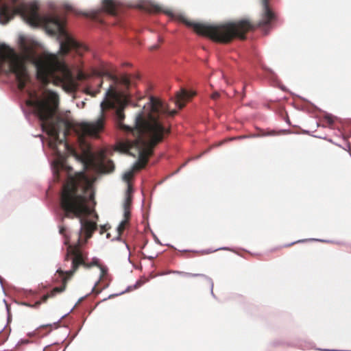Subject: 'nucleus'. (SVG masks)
Wrapping results in <instances>:
<instances>
[{
	"mask_svg": "<svg viewBox=\"0 0 351 351\" xmlns=\"http://www.w3.org/2000/svg\"><path fill=\"white\" fill-rule=\"evenodd\" d=\"M128 223H129V221H127V220H123L120 223V224L117 227V232H118L119 237H120L121 235V234L123 232V231L125 230Z\"/></svg>",
	"mask_w": 351,
	"mask_h": 351,
	"instance_id": "nucleus-13",
	"label": "nucleus"
},
{
	"mask_svg": "<svg viewBox=\"0 0 351 351\" xmlns=\"http://www.w3.org/2000/svg\"><path fill=\"white\" fill-rule=\"evenodd\" d=\"M195 95V93L189 92L184 88H182L180 91L178 92L176 95V104L180 109H182L186 101Z\"/></svg>",
	"mask_w": 351,
	"mask_h": 351,
	"instance_id": "nucleus-7",
	"label": "nucleus"
},
{
	"mask_svg": "<svg viewBox=\"0 0 351 351\" xmlns=\"http://www.w3.org/2000/svg\"><path fill=\"white\" fill-rule=\"evenodd\" d=\"M178 19L186 26L192 27L197 34L208 37L215 42L225 44L230 43L235 38L245 40L246 33L255 28L247 20L211 25L207 23L190 21L183 16H179Z\"/></svg>",
	"mask_w": 351,
	"mask_h": 351,
	"instance_id": "nucleus-4",
	"label": "nucleus"
},
{
	"mask_svg": "<svg viewBox=\"0 0 351 351\" xmlns=\"http://www.w3.org/2000/svg\"><path fill=\"white\" fill-rule=\"evenodd\" d=\"M131 204H132V198L130 196H128L124 202L123 208H127L130 209Z\"/></svg>",
	"mask_w": 351,
	"mask_h": 351,
	"instance_id": "nucleus-18",
	"label": "nucleus"
},
{
	"mask_svg": "<svg viewBox=\"0 0 351 351\" xmlns=\"http://www.w3.org/2000/svg\"><path fill=\"white\" fill-rule=\"evenodd\" d=\"M58 99V95L56 93L47 91L45 98L28 99L26 104L34 108L35 114L42 121L43 130L47 132L51 138L49 142V147L60 156V145H63L64 151L69 149L65 138L69 134L71 125L68 121L56 116Z\"/></svg>",
	"mask_w": 351,
	"mask_h": 351,
	"instance_id": "nucleus-3",
	"label": "nucleus"
},
{
	"mask_svg": "<svg viewBox=\"0 0 351 351\" xmlns=\"http://www.w3.org/2000/svg\"><path fill=\"white\" fill-rule=\"evenodd\" d=\"M269 0H261L262 11L261 20L258 23V27H271L277 21V15L269 5Z\"/></svg>",
	"mask_w": 351,
	"mask_h": 351,
	"instance_id": "nucleus-6",
	"label": "nucleus"
},
{
	"mask_svg": "<svg viewBox=\"0 0 351 351\" xmlns=\"http://www.w3.org/2000/svg\"><path fill=\"white\" fill-rule=\"evenodd\" d=\"M132 190V186L128 184V191L130 192Z\"/></svg>",
	"mask_w": 351,
	"mask_h": 351,
	"instance_id": "nucleus-28",
	"label": "nucleus"
},
{
	"mask_svg": "<svg viewBox=\"0 0 351 351\" xmlns=\"http://www.w3.org/2000/svg\"><path fill=\"white\" fill-rule=\"evenodd\" d=\"M70 252L72 254L71 269L64 271L60 268L57 270L56 273L62 277V286L54 287L49 292L52 297L55 296L57 293L63 292L66 289L68 280L77 271L79 267L82 266L85 269H90L93 266L97 265L98 264L97 260L89 262L86 255L83 254L77 247H75L73 250L71 249Z\"/></svg>",
	"mask_w": 351,
	"mask_h": 351,
	"instance_id": "nucleus-5",
	"label": "nucleus"
},
{
	"mask_svg": "<svg viewBox=\"0 0 351 351\" xmlns=\"http://www.w3.org/2000/svg\"><path fill=\"white\" fill-rule=\"evenodd\" d=\"M70 169L71 168L68 167L63 160H60L56 161L54 164V177L58 180L60 179V171L65 169L69 171Z\"/></svg>",
	"mask_w": 351,
	"mask_h": 351,
	"instance_id": "nucleus-10",
	"label": "nucleus"
},
{
	"mask_svg": "<svg viewBox=\"0 0 351 351\" xmlns=\"http://www.w3.org/2000/svg\"><path fill=\"white\" fill-rule=\"evenodd\" d=\"M130 102V94L117 91L112 86H110L100 104V114L97 119L77 124V130L82 135L98 137L99 134L104 130L106 119L111 113L120 129L137 136L129 148L134 147L138 153V160L133 169L139 171L145 167L154 147L170 134L171 129L166 126L165 119L174 117L178 112L171 110L167 104L151 95L143 110L136 115L135 125L132 128L123 123L124 110Z\"/></svg>",
	"mask_w": 351,
	"mask_h": 351,
	"instance_id": "nucleus-1",
	"label": "nucleus"
},
{
	"mask_svg": "<svg viewBox=\"0 0 351 351\" xmlns=\"http://www.w3.org/2000/svg\"><path fill=\"white\" fill-rule=\"evenodd\" d=\"M120 83L128 88L131 85L130 77L128 75H123L119 79Z\"/></svg>",
	"mask_w": 351,
	"mask_h": 351,
	"instance_id": "nucleus-12",
	"label": "nucleus"
},
{
	"mask_svg": "<svg viewBox=\"0 0 351 351\" xmlns=\"http://www.w3.org/2000/svg\"><path fill=\"white\" fill-rule=\"evenodd\" d=\"M52 298V296L51 295L50 293H48L46 295H44L41 298V300L40 301H41V303L42 302H45L48 300V298Z\"/></svg>",
	"mask_w": 351,
	"mask_h": 351,
	"instance_id": "nucleus-23",
	"label": "nucleus"
},
{
	"mask_svg": "<svg viewBox=\"0 0 351 351\" xmlns=\"http://www.w3.org/2000/svg\"><path fill=\"white\" fill-rule=\"evenodd\" d=\"M189 276H200V274H187ZM201 276L204 277V278H208L206 276L204 275H201Z\"/></svg>",
	"mask_w": 351,
	"mask_h": 351,
	"instance_id": "nucleus-27",
	"label": "nucleus"
},
{
	"mask_svg": "<svg viewBox=\"0 0 351 351\" xmlns=\"http://www.w3.org/2000/svg\"><path fill=\"white\" fill-rule=\"evenodd\" d=\"M152 11L154 12H163L162 8L160 6H158V5H154L153 8H152ZM164 12L165 14H171V12H169V11H164Z\"/></svg>",
	"mask_w": 351,
	"mask_h": 351,
	"instance_id": "nucleus-21",
	"label": "nucleus"
},
{
	"mask_svg": "<svg viewBox=\"0 0 351 351\" xmlns=\"http://www.w3.org/2000/svg\"><path fill=\"white\" fill-rule=\"evenodd\" d=\"M95 193L93 189V182L84 172L77 173L74 177H69L64 184L60 195V206L64 212L62 218L64 217L80 219V229L78 232L77 243L69 245L64 261H69L72 254L70 250L77 247L83 254H88L81 250V245L90 239L97 230L95 222L85 220L83 217L90 215L92 210L88 206L89 201H94Z\"/></svg>",
	"mask_w": 351,
	"mask_h": 351,
	"instance_id": "nucleus-2",
	"label": "nucleus"
},
{
	"mask_svg": "<svg viewBox=\"0 0 351 351\" xmlns=\"http://www.w3.org/2000/svg\"><path fill=\"white\" fill-rule=\"evenodd\" d=\"M93 18H95L96 17V13H95L93 16Z\"/></svg>",
	"mask_w": 351,
	"mask_h": 351,
	"instance_id": "nucleus-31",
	"label": "nucleus"
},
{
	"mask_svg": "<svg viewBox=\"0 0 351 351\" xmlns=\"http://www.w3.org/2000/svg\"><path fill=\"white\" fill-rule=\"evenodd\" d=\"M98 169L102 173H111L114 169V165L111 160H101L98 163Z\"/></svg>",
	"mask_w": 351,
	"mask_h": 351,
	"instance_id": "nucleus-9",
	"label": "nucleus"
},
{
	"mask_svg": "<svg viewBox=\"0 0 351 351\" xmlns=\"http://www.w3.org/2000/svg\"><path fill=\"white\" fill-rule=\"evenodd\" d=\"M41 304V301H37L34 304H29L27 303H24V305L32 307V308H38Z\"/></svg>",
	"mask_w": 351,
	"mask_h": 351,
	"instance_id": "nucleus-22",
	"label": "nucleus"
},
{
	"mask_svg": "<svg viewBox=\"0 0 351 351\" xmlns=\"http://www.w3.org/2000/svg\"><path fill=\"white\" fill-rule=\"evenodd\" d=\"M59 232L60 234L63 235L65 237L64 244L69 245L70 242V239L66 234V228L63 226H60Z\"/></svg>",
	"mask_w": 351,
	"mask_h": 351,
	"instance_id": "nucleus-14",
	"label": "nucleus"
},
{
	"mask_svg": "<svg viewBox=\"0 0 351 351\" xmlns=\"http://www.w3.org/2000/svg\"><path fill=\"white\" fill-rule=\"evenodd\" d=\"M159 48V44H156V45H152L150 47H149V49L151 51H154V50H156Z\"/></svg>",
	"mask_w": 351,
	"mask_h": 351,
	"instance_id": "nucleus-25",
	"label": "nucleus"
},
{
	"mask_svg": "<svg viewBox=\"0 0 351 351\" xmlns=\"http://www.w3.org/2000/svg\"><path fill=\"white\" fill-rule=\"evenodd\" d=\"M220 97V94L218 92H214L211 95H210V98L213 100H217V99H219Z\"/></svg>",
	"mask_w": 351,
	"mask_h": 351,
	"instance_id": "nucleus-24",
	"label": "nucleus"
},
{
	"mask_svg": "<svg viewBox=\"0 0 351 351\" xmlns=\"http://www.w3.org/2000/svg\"><path fill=\"white\" fill-rule=\"evenodd\" d=\"M163 42V39L161 37L158 38V43H161Z\"/></svg>",
	"mask_w": 351,
	"mask_h": 351,
	"instance_id": "nucleus-29",
	"label": "nucleus"
},
{
	"mask_svg": "<svg viewBox=\"0 0 351 351\" xmlns=\"http://www.w3.org/2000/svg\"><path fill=\"white\" fill-rule=\"evenodd\" d=\"M323 121L324 125L331 126L334 123V118L330 115H326Z\"/></svg>",
	"mask_w": 351,
	"mask_h": 351,
	"instance_id": "nucleus-15",
	"label": "nucleus"
},
{
	"mask_svg": "<svg viewBox=\"0 0 351 351\" xmlns=\"http://www.w3.org/2000/svg\"><path fill=\"white\" fill-rule=\"evenodd\" d=\"M289 133V130H281L278 131L276 130H269L267 132H264L262 135L263 136H275V135H282Z\"/></svg>",
	"mask_w": 351,
	"mask_h": 351,
	"instance_id": "nucleus-11",
	"label": "nucleus"
},
{
	"mask_svg": "<svg viewBox=\"0 0 351 351\" xmlns=\"http://www.w3.org/2000/svg\"><path fill=\"white\" fill-rule=\"evenodd\" d=\"M123 209H124V219L123 220H127V221H129V220L130 219V216H131L130 209L127 208H125Z\"/></svg>",
	"mask_w": 351,
	"mask_h": 351,
	"instance_id": "nucleus-20",
	"label": "nucleus"
},
{
	"mask_svg": "<svg viewBox=\"0 0 351 351\" xmlns=\"http://www.w3.org/2000/svg\"><path fill=\"white\" fill-rule=\"evenodd\" d=\"M65 9L67 12H74L76 14H84L83 13L76 11L72 5H67L65 6Z\"/></svg>",
	"mask_w": 351,
	"mask_h": 351,
	"instance_id": "nucleus-19",
	"label": "nucleus"
},
{
	"mask_svg": "<svg viewBox=\"0 0 351 351\" xmlns=\"http://www.w3.org/2000/svg\"><path fill=\"white\" fill-rule=\"evenodd\" d=\"M89 77V75L87 74V73H85L84 71H79L77 74V79L79 80V81H84V80H87L88 78Z\"/></svg>",
	"mask_w": 351,
	"mask_h": 351,
	"instance_id": "nucleus-16",
	"label": "nucleus"
},
{
	"mask_svg": "<svg viewBox=\"0 0 351 351\" xmlns=\"http://www.w3.org/2000/svg\"><path fill=\"white\" fill-rule=\"evenodd\" d=\"M104 10L108 14L115 16L117 14L118 3L114 0H103Z\"/></svg>",
	"mask_w": 351,
	"mask_h": 351,
	"instance_id": "nucleus-8",
	"label": "nucleus"
},
{
	"mask_svg": "<svg viewBox=\"0 0 351 351\" xmlns=\"http://www.w3.org/2000/svg\"><path fill=\"white\" fill-rule=\"evenodd\" d=\"M303 241H304V240L298 241L293 242V243H290V244H287V245H285V247H290V246L293 245V244H295V243H298L303 242Z\"/></svg>",
	"mask_w": 351,
	"mask_h": 351,
	"instance_id": "nucleus-26",
	"label": "nucleus"
},
{
	"mask_svg": "<svg viewBox=\"0 0 351 351\" xmlns=\"http://www.w3.org/2000/svg\"><path fill=\"white\" fill-rule=\"evenodd\" d=\"M133 177V172L132 171H128V172H126L124 175H123V180L128 182H130V180Z\"/></svg>",
	"mask_w": 351,
	"mask_h": 351,
	"instance_id": "nucleus-17",
	"label": "nucleus"
},
{
	"mask_svg": "<svg viewBox=\"0 0 351 351\" xmlns=\"http://www.w3.org/2000/svg\"><path fill=\"white\" fill-rule=\"evenodd\" d=\"M246 138L245 136H240L238 137V138Z\"/></svg>",
	"mask_w": 351,
	"mask_h": 351,
	"instance_id": "nucleus-30",
	"label": "nucleus"
}]
</instances>
